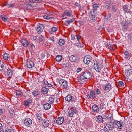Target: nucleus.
<instances>
[{
  "label": "nucleus",
  "instance_id": "58",
  "mask_svg": "<svg viewBox=\"0 0 132 132\" xmlns=\"http://www.w3.org/2000/svg\"><path fill=\"white\" fill-rule=\"evenodd\" d=\"M38 37L37 36H33L32 37V38L34 40H37Z\"/></svg>",
  "mask_w": 132,
  "mask_h": 132
},
{
  "label": "nucleus",
  "instance_id": "29",
  "mask_svg": "<svg viewBox=\"0 0 132 132\" xmlns=\"http://www.w3.org/2000/svg\"><path fill=\"white\" fill-rule=\"evenodd\" d=\"M116 122L117 123L116 124V125L118 126V128L119 129H121L123 127L122 123L118 121H117Z\"/></svg>",
  "mask_w": 132,
  "mask_h": 132
},
{
  "label": "nucleus",
  "instance_id": "9",
  "mask_svg": "<svg viewBox=\"0 0 132 132\" xmlns=\"http://www.w3.org/2000/svg\"><path fill=\"white\" fill-rule=\"evenodd\" d=\"M91 58V57L89 55L85 56L83 60L84 63L86 64H88L90 61Z\"/></svg>",
  "mask_w": 132,
  "mask_h": 132
},
{
  "label": "nucleus",
  "instance_id": "30",
  "mask_svg": "<svg viewBox=\"0 0 132 132\" xmlns=\"http://www.w3.org/2000/svg\"><path fill=\"white\" fill-rule=\"evenodd\" d=\"M123 10L125 12V13L127 12V13H128L130 14L131 13V12L130 11L129 9H128V6L127 5H126L123 6Z\"/></svg>",
  "mask_w": 132,
  "mask_h": 132
},
{
  "label": "nucleus",
  "instance_id": "41",
  "mask_svg": "<svg viewBox=\"0 0 132 132\" xmlns=\"http://www.w3.org/2000/svg\"><path fill=\"white\" fill-rule=\"evenodd\" d=\"M92 5L95 9H96L99 7L97 3L94 2L92 4Z\"/></svg>",
  "mask_w": 132,
  "mask_h": 132
},
{
  "label": "nucleus",
  "instance_id": "35",
  "mask_svg": "<svg viewBox=\"0 0 132 132\" xmlns=\"http://www.w3.org/2000/svg\"><path fill=\"white\" fill-rule=\"evenodd\" d=\"M116 84L117 86H118L122 87H123L124 85V83L122 81H120L116 83Z\"/></svg>",
  "mask_w": 132,
  "mask_h": 132
},
{
  "label": "nucleus",
  "instance_id": "15",
  "mask_svg": "<svg viewBox=\"0 0 132 132\" xmlns=\"http://www.w3.org/2000/svg\"><path fill=\"white\" fill-rule=\"evenodd\" d=\"M77 112V110L75 108L73 109L71 111H69L68 112V114L70 117H72L73 116L74 113H76Z\"/></svg>",
  "mask_w": 132,
  "mask_h": 132
},
{
  "label": "nucleus",
  "instance_id": "8",
  "mask_svg": "<svg viewBox=\"0 0 132 132\" xmlns=\"http://www.w3.org/2000/svg\"><path fill=\"white\" fill-rule=\"evenodd\" d=\"M64 118L63 117H59L55 120H54V122L56 123L58 125H60L62 124L64 122Z\"/></svg>",
  "mask_w": 132,
  "mask_h": 132
},
{
  "label": "nucleus",
  "instance_id": "19",
  "mask_svg": "<svg viewBox=\"0 0 132 132\" xmlns=\"http://www.w3.org/2000/svg\"><path fill=\"white\" fill-rule=\"evenodd\" d=\"M27 66L29 68H32L34 66V62L31 60L28 61L27 62Z\"/></svg>",
  "mask_w": 132,
  "mask_h": 132
},
{
  "label": "nucleus",
  "instance_id": "57",
  "mask_svg": "<svg viewBox=\"0 0 132 132\" xmlns=\"http://www.w3.org/2000/svg\"><path fill=\"white\" fill-rule=\"evenodd\" d=\"M82 69L81 68H78L77 69V70H76L77 72V73L80 72L81 71Z\"/></svg>",
  "mask_w": 132,
  "mask_h": 132
},
{
  "label": "nucleus",
  "instance_id": "50",
  "mask_svg": "<svg viewBox=\"0 0 132 132\" xmlns=\"http://www.w3.org/2000/svg\"><path fill=\"white\" fill-rule=\"evenodd\" d=\"M108 48L111 51H113L114 49L113 47L112 46L110 45H109L108 46Z\"/></svg>",
  "mask_w": 132,
  "mask_h": 132
},
{
  "label": "nucleus",
  "instance_id": "53",
  "mask_svg": "<svg viewBox=\"0 0 132 132\" xmlns=\"http://www.w3.org/2000/svg\"><path fill=\"white\" fill-rule=\"evenodd\" d=\"M31 2H32L34 3L35 2V1H36L37 2H40L42 1V0H29Z\"/></svg>",
  "mask_w": 132,
  "mask_h": 132
},
{
  "label": "nucleus",
  "instance_id": "10",
  "mask_svg": "<svg viewBox=\"0 0 132 132\" xmlns=\"http://www.w3.org/2000/svg\"><path fill=\"white\" fill-rule=\"evenodd\" d=\"M44 28L43 25L42 24H39L37 28V31L38 34L41 33L43 31Z\"/></svg>",
  "mask_w": 132,
  "mask_h": 132
},
{
  "label": "nucleus",
  "instance_id": "34",
  "mask_svg": "<svg viewBox=\"0 0 132 132\" xmlns=\"http://www.w3.org/2000/svg\"><path fill=\"white\" fill-rule=\"evenodd\" d=\"M32 102V100L30 98H29L26 101L24 102V105L26 106H28L29 104L31 103Z\"/></svg>",
  "mask_w": 132,
  "mask_h": 132
},
{
  "label": "nucleus",
  "instance_id": "12",
  "mask_svg": "<svg viewBox=\"0 0 132 132\" xmlns=\"http://www.w3.org/2000/svg\"><path fill=\"white\" fill-rule=\"evenodd\" d=\"M124 53L125 55V57L126 59L129 60L132 56V55L131 53H129L127 51H125Z\"/></svg>",
  "mask_w": 132,
  "mask_h": 132
},
{
  "label": "nucleus",
  "instance_id": "48",
  "mask_svg": "<svg viewBox=\"0 0 132 132\" xmlns=\"http://www.w3.org/2000/svg\"><path fill=\"white\" fill-rule=\"evenodd\" d=\"M16 95L18 96H20L22 94V92L20 91L16 90Z\"/></svg>",
  "mask_w": 132,
  "mask_h": 132
},
{
  "label": "nucleus",
  "instance_id": "1",
  "mask_svg": "<svg viewBox=\"0 0 132 132\" xmlns=\"http://www.w3.org/2000/svg\"><path fill=\"white\" fill-rule=\"evenodd\" d=\"M94 67L97 72L101 74L106 73L107 70V68H106L103 65L98 64L96 61H94Z\"/></svg>",
  "mask_w": 132,
  "mask_h": 132
},
{
  "label": "nucleus",
  "instance_id": "23",
  "mask_svg": "<svg viewBox=\"0 0 132 132\" xmlns=\"http://www.w3.org/2000/svg\"><path fill=\"white\" fill-rule=\"evenodd\" d=\"M21 42L23 46L25 47H27L28 45L29 44V42L25 39H23L22 40Z\"/></svg>",
  "mask_w": 132,
  "mask_h": 132
},
{
  "label": "nucleus",
  "instance_id": "52",
  "mask_svg": "<svg viewBox=\"0 0 132 132\" xmlns=\"http://www.w3.org/2000/svg\"><path fill=\"white\" fill-rule=\"evenodd\" d=\"M43 18L44 19H49L51 18H52L50 17L49 16L45 15L43 16Z\"/></svg>",
  "mask_w": 132,
  "mask_h": 132
},
{
  "label": "nucleus",
  "instance_id": "43",
  "mask_svg": "<svg viewBox=\"0 0 132 132\" xmlns=\"http://www.w3.org/2000/svg\"><path fill=\"white\" fill-rule=\"evenodd\" d=\"M5 65L4 63L1 61H0V70L2 71L3 70Z\"/></svg>",
  "mask_w": 132,
  "mask_h": 132
},
{
  "label": "nucleus",
  "instance_id": "54",
  "mask_svg": "<svg viewBox=\"0 0 132 132\" xmlns=\"http://www.w3.org/2000/svg\"><path fill=\"white\" fill-rule=\"evenodd\" d=\"M45 86H46V87L49 88H50L52 87V85L49 83L46 85H45Z\"/></svg>",
  "mask_w": 132,
  "mask_h": 132
},
{
  "label": "nucleus",
  "instance_id": "21",
  "mask_svg": "<svg viewBox=\"0 0 132 132\" xmlns=\"http://www.w3.org/2000/svg\"><path fill=\"white\" fill-rule=\"evenodd\" d=\"M113 3V2L111 1L110 0L106 1L105 2V4L106 5V7L108 9L112 5Z\"/></svg>",
  "mask_w": 132,
  "mask_h": 132
},
{
  "label": "nucleus",
  "instance_id": "37",
  "mask_svg": "<svg viewBox=\"0 0 132 132\" xmlns=\"http://www.w3.org/2000/svg\"><path fill=\"white\" fill-rule=\"evenodd\" d=\"M65 41L64 39H60L58 42L60 46L63 45L65 43Z\"/></svg>",
  "mask_w": 132,
  "mask_h": 132
},
{
  "label": "nucleus",
  "instance_id": "28",
  "mask_svg": "<svg viewBox=\"0 0 132 132\" xmlns=\"http://www.w3.org/2000/svg\"><path fill=\"white\" fill-rule=\"evenodd\" d=\"M92 110L94 111V112L96 113L99 111V108L97 105H94L92 107Z\"/></svg>",
  "mask_w": 132,
  "mask_h": 132
},
{
  "label": "nucleus",
  "instance_id": "44",
  "mask_svg": "<svg viewBox=\"0 0 132 132\" xmlns=\"http://www.w3.org/2000/svg\"><path fill=\"white\" fill-rule=\"evenodd\" d=\"M57 30V28L56 27H52L51 29V33H53V32H55Z\"/></svg>",
  "mask_w": 132,
  "mask_h": 132
},
{
  "label": "nucleus",
  "instance_id": "47",
  "mask_svg": "<svg viewBox=\"0 0 132 132\" xmlns=\"http://www.w3.org/2000/svg\"><path fill=\"white\" fill-rule=\"evenodd\" d=\"M49 101L51 104H52L54 101V98L53 97H50L49 99Z\"/></svg>",
  "mask_w": 132,
  "mask_h": 132
},
{
  "label": "nucleus",
  "instance_id": "17",
  "mask_svg": "<svg viewBox=\"0 0 132 132\" xmlns=\"http://www.w3.org/2000/svg\"><path fill=\"white\" fill-rule=\"evenodd\" d=\"M42 124L44 127H47L50 125V122L47 119H44L43 121Z\"/></svg>",
  "mask_w": 132,
  "mask_h": 132
},
{
  "label": "nucleus",
  "instance_id": "24",
  "mask_svg": "<svg viewBox=\"0 0 132 132\" xmlns=\"http://www.w3.org/2000/svg\"><path fill=\"white\" fill-rule=\"evenodd\" d=\"M78 80L79 82L81 83H84L86 80V79L85 78H84L83 76L79 77L78 78Z\"/></svg>",
  "mask_w": 132,
  "mask_h": 132
},
{
  "label": "nucleus",
  "instance_id": "7",
  "mask_svg": "<svg viewBox=\"0 0 132 132\" xmlns=\"http://www.w3.org/2000/svg\"><path fill=\"white\" fill-rule=\"evenodd\" d=\"M71 11H69L68 10L65 11L64 12V14L62 15V16L63 18V19H64L67 18L65 17V16H71L72 18H73V15L71 14Z\"/></svg>",
  "mask_w": 132,
  "mask_h": 132
},
{
  "label": "nucleus",
  "instance_id": "63",
  "mask_svg": "<svg viewBox=\"0 0 132 132\" xmlns=\"http://www.w3.org/2000/svg\"><path fill=\"white\" fill-rule=\"evenodd\" d=\"M87 97L88 99H90L91 98V96H90V94H88L87 95Z\"/></svg>",
  "mask_w": 132,
  "mask_h": 132
},
{
  "label": "nucleus",
  "instance_id": "38",
  "mask_svg": "<svg viewBox=\"0 0 132 132\" xmlns=\"http://www.w3.org/2000/svg\"><path fill=\"white\" fill-rule=\"evenodd\" d=\"M3 57L4 59L7 60L8 59V58H10V56L8 54L5 53L3 54Z\"/></svg>",
  "mask_w": 132,
  "mask_h": 132
},
{
  "label": "nucleus",
  "instance_id": "25",
  "mask_svg": "<svg viewBox=\"0 0 132 132\" xmlns=\"http://www.w3.org/2000/svg\"><path fill=\"white\" fill-rule=\"evenodd\" d=\"M36 116L37 119L38 120H42L43 117H44V115L43 113H38L37 114Z\"/></svg>",
  "mask_w": 132,
  "mask_h": 132
},
{
  "label": "nucleus",
  "instance_id": "55",
  "mask_svg": "<svg viewBox=\"0 0 132 132\" xmlns=\"http://www.w3.org/2000/svg\"><path fill=\"white\" fill-rule=\"evenodd\" d=\"M117 121H115L113 119L111 121H110V122L111 123L114 125V124H116V123H117Z\"/></svg>",
  "mask_w": 132,
  "mask_h": 132
},
{
  "label": "nucleus",
  "instance_id": "40",
  "mask_svg": "<svg viewBox=\"0 0 132 132\" xmlns=\"http://www.w3.org/2000/svg\"><path fill=\"white\" fill-rule=\"evenodd\" d=\"M94 91L95 93H96V95H97H97H100L101 94V92L100 90L98 89H94Z\"/></svg>",
  "mask_w": 132,
  "mask_h": 132
},
{
  "label": "nucleus",
  "instance_id": "14",
  "mask_svg": "<svg viewBox=\"0 0 132 132\" xmlns=\"http://www.w3.org/2000/svg\"><path fill=\"white\" fill-rule=\"evenodd\" d=\"M50 88L46 87L45 86L44 87H43L41 89L42 93L44 94H45L47 93L49 89Z\"/></svg>",
  "mask_w": 132,
  "mask_h": 132
},
{
  "label": "nucleus",
  "instance_id": "11",
  "mask_svg": "<svg viewBox=\"0 0 132 132\" xmlns=\"http://www.w3.org/2000/svg\"><path fill=\"white\" fill-rule=\"evenodd\" d=\"M130 69H129L125 70V75L128 77L131 76L132 74V69L130 67Z\"/></svg>",
  "mask_w": 132,
  "mask_h": 132
},
{
  "label": "nucleus",
  "instance_id": "51",
  "mask_svg": "<svg viewBox=\"0 0 132 132\" xmlns=\"http://www.w3.org/2000/svg\"><path fill=\"white\" fill-rule=\"evenodd\" d=\"M103 117L106 118L107 119H109V115L107 113H105L103 114Z\"/></svg>",
  "mask_w": 132,
  "mask_h": 132
},
{
  "label": "nucleus",
  "instance_id": "16",
  "mask_svg": "<svg viewBox=\"0 0 132 132\" xmlns=\"http://www.w3.org/2000/svg\"><path fill=\"white\" fill-rule=\"evenodd\" d=\"M6 132H13L12 130L13 129L7 123L5 125Z\"/></svg>",
  "mask_w": 132,
  "mask_h": 132
},
{
  "label": "nucleus",
  "instance_id": "6",
  "mask_svg": "<svg viewBox=\"0 0 132 132\" xmlns=\"http://www.w3.org/2000/svg\"><path fill=\"white\" fill-rule=\"evenodd\" d=\"M32 123V120L30 118H26L24 121L25 125L27 127H30Z\"/></svg>",
  "mask_w": 132,
  "mask_h": 132
},
{
  "label": "nucleus",
  "instance_id": "33",
  "mask_svg": "<svg viewBox=\"0 0 132 132\" xmlns=\"http://www.w3.org/2000/svg\"><path fill=\"white\" fill-rule=\"evenodd\" d=\"M32 93L35 97H37L39 95L40 92L37 89L32 92Z\"/></svg>",
  "mask_w": 132,
  "mask_h": 132
},
{
  "label": "nucleus",
  "instance_id": "13",
  "mask_svg": "<svg viewBox=\"0 0 132 132\" xmlns=\"http://www.w3.org/2000/svg\"><path fill=\"white\" fill-rule=\"evenodd\" d=\"M106 129H109V130H113L114 129V125L110 122L108 124H107L105 127Z\"/></svg>",
  "mask_w": 132,
  "mask_h": 132
},
{
  "label": "nucleus",
  "instance_id": "3",
  "mask_svg": "<svg viewBox=\"0 0 132 132\" xmlns=\"http://www.w3.org/2000/svg\"><path fill=\"white\" fill-rule=\"evenodd\" d=\"M96 11L95 10H93L90 12L89 14L90 17V20L91 21H94L96 19L97 17L96 16Z\"/></svg>",
  "mask_w": 132,
  "mask_h": 132
},
{
  "label": "nucleus",
  "instance_id": "26",
  "mask_svg": "<svg viewBox=\"0 0 132 132\" xmlns=\"http://www.w3.org/2000/svg\"><path fill=\"white\" fill-rule=\"evenodd\" d=\"M90 96H91V98L92 97L93 99H95L97 97V96L96 95V93L94 90L91 91L89 93Z\"/></svg>",
  "mask_w": 132,
  "mask_h": 132
},
{
  "label": "nucleus",
  "instance_id": "39",
  "mask_svg": "<svg viewBox=\"0 0 132 132\" xmlns=\"http://www.w3.org/2000/svg\"><path fill=\"white\" fill-rule=\"evenodd\" d=\"M70 61L71 62H74L76 59V57L73 55H71L69 57Z\"/></svg>",
  "mask_w": 132,
  "mask_h": 132
},
{
  "label": "nucleus",
  "instance_id": "27",
  "mask_svg": "<svg viewBox=\"0 0 132 132\" xmlns=\"http://www.w3.org/2000/svg\"><path fill=\"white\" fill-rule=\"evenodd\" d=\"M7 73L9 77L10 78H11L13 73L12 70L9 68H8L7 70Z\"/></svg>",
  "mask_w": 132,
  "mask_h": 132
},
{
  "label": "nucleus",
  "instance_id": "2",
  "mask_svg": "<svg viewBox=\"0 0 132 132\" xmlns=\"http://www.w3.org/2000/svg\"><path fill=\"white\" fill-rule=\"evenodd\" d=\"M65 100L68 102H71L73 103L77 102V100L75 97H74L70 94H68L65 97Z\"/></svg>",
  "mask_w": 132,
  "mask_h": 132
},
{
  "label": "nucleus",
  "instance_id": "62",
  "mask_svg": "<svg viewBox=\"0 0 132 132\" xmlns=\"http://www.w3.org/2000/svg\"><path fill=\"white\" fill-rule=\"evenodd\" d=\"M121 24L123 26H126V23L125 21H122L121 23Z\"/></svg>",
  "mask_w": 132,
  "mask_h": 132
},
{
  "label": "nucleus",
  "instance_id": "31",
  "mask_svg": "<svg viewBox=\"0 0 132 132\" xmlns=\"http://www.w3.org/2000/svg\"><path fill=\"white\" fill-rule=\"evenodd\" d=\"M51 105L48 103H47L43 104V107L45 110H48L51 108Z\"/></svg>",
  "mask_w": 132,
  "mask_h": 132
},
{
  "label": "nucleus",
  "instance_id": "60",
  "mask_svg": "<svg viewBox=\"0 0 132 132\" xmlns=\"http://www.w3.org/2000/svg\"><path fill=\"white\" fill-rule=\"evenodd\" d=\"M15 5V4H10V7L13 8L14 7Z\"/></svg>",
  "mask_w": 132,
  "mask_h": 132
},
{
  "label": "nucleus",
  "instance_id": "61",
  "mask_svg": "<svg viewBox=\"0 0 132 132\" xmlns=\"http://www.w3.org/2000/svg\"><path fill=\"white\" fill-rule=\"evenodd\" d=\"M109 119H110V121L113 120V116H110L109 117Z\"/></svg>",
  "mask_w": 132,
  "mask_h": 132
},
{
  "label": "nucleus",
  "instance_id": "5",
  "mask_svg": "<svg viewBox=\"0 0 132 132\" xmlns=\"http://www.w3.org/2000/svg\"><path fill=\"white\" fill-rule=\"evenodd\" d=\"M59 83L61 86L63 88H66L68 86L67 81L63 79H61L59 81Z\"/></svg>",
  "mask_w": 132,
  "mask_h": 132
},
{
  "label": "nucleus",
  "instance_id": "32",
  "mask_svg": "<svg viewBox=\"0 0 132 132\" xmlns=\"http://www.w3.org/2000/svg\"><path fill=\"white\" fill-rule=\"evenodd\" d=\"M80 37L79 36V35H77L76 36V38L77 39V41L76 43H75L74 44V45H75L77 46H78L80 44L79 40L80 39Z\"/></svg>",
  "mask_w": 132,
  "mask_h": 132
},
{
  "label": "nucleus",
  "instance_id": "46",
  "mask_svg": "<svg viewBox=\"0 0 132 132\" xmlns=\"http://www.w3.org/2000/svg\"><path fill=\"white\" fill-rule=\"evenodd\" d=\"M1 18L2 20L4 22H6L7 21L8 18L6 17L5 16L2 15Z\"/></svg>",
  "mask_w": 132,
  "mask_h": 132
},
{
  "label": "nucleus",
  "instance_id": "56",
  "mask_svg": "<svg viewBox=\"0 0 132 132\" xmlns=\"http://www.w3.org/2000/svg\"><path fill=\"white\" fill-rule=\"evenodd\" d=\"M71 39L73 40H76L75 36L74 35H71Z\"/></svg>",
  "mask_w": 132,
  "mask_h": 132
},
{
  "label": "nucleus",
  "instance_id": "64",
  "mask_svg": "<svg viewBox=\"0 0 132 132\" xmlns=\"http://www.w3.org/2000/svg\"><path fill=\"white\" fill-rule=\"evenodd\" d=\"M48 83V82L46 80L44 82V83L45 85H46Z\"/></svg>",
  "mask_w": 132,
  "mask_h": 132
},
{
  "label": "nucleus",
  "instance_id": "49",
  "mask_svg": "<svg viewBox=\"0 0 132 132\" xmlns=\"http://www.w3.org/2000/svg\"><path fill=\"white\" fill-rule=\"evenodd\" d=\"M65 65L66 67H67L68 68H70L71 67V65H70V63L69 62L67 63H65Z\"/></svg>",
  "mask_w": 132,
  "mask_h": 132
},
{
  "label": "nucleus",
  "instance_id": "59",
  "mask_svg": "<svg viewBox=\"0 0 132 132\" xmlns=\"http://www.w3.org/2000/svg\"><path fill=\"white\" fill-rule=\"evenodd\" d=\"M50 40L53 42H54V37L53 36H52L50 37Z\"/></svg>",
  "mask_w": 132,
  "mask_h": 132
},
{
  "label": "nucleus",
  "instance_id": "42",
  "mask_svg": "<svg viewBox=\"0 0 132 132\" xmlns=\"http://www.w3.org/2000/svg\"><path fill=\"white\" fill-rule=\"evenodd\" d=\"M62 57L60 55H57L56 57V60L57 61H60L62 59Z\"/></svg>",
  "mask_w": 132,
  "mask_h": 132
},
{
  "label": "nucleus",
  "instance_id": "18",
  "mask_svg": "<svg viewBox=\"0 0 132 132\" xmlns=\"http://www.w3.org/2000/svg\"><path fill=\"white\" fill-rule=\"evenodd\" d=\"M96 121L99 123H102L103 122V117L100 115L96 116Z\"/></svg>",
  "mask_w": 132,
  "mask_h": 132
},
{
  "label": "nucleus",
  "instance_id": "45",
  "mask_svg": "<svg viewBox=\"0 0 132 132\" xmlns=\"http://www.w3.org/2000/svg\"><path fill=\"white\" fill-rule=\"evenodd\" d=\"M9 112L11 115H10L12 117H14L15 115V112L13 109H12L11 110H10L9 111Z\"/></svg>",
  "mask_w": 132,
  "mask_h": 132
},
{
  "label": "nucleus",
  "instance_id": "20",
  "mask_svg": "<svg viewBox=\"0 0 132 132\" xmlns=\"http://www.w3.org/2000/svg\"><path fill=\"white\" fill-rule=\"evenodd\" d=\"M75 20L74 18H73L72 19L68 20L65 21V24L67 26H68L70 23H72Z\"/></svg>",
  "mask_w": 132,
  "mask_h": 132
},
{
  "label": "nucleus",
  "instance_id": "22",
  "mask_svg": "<svg viewBox=\"0 0 132 132\" xmlns=\"http://www.w3.org/2000/svg\"><path fill=\"white\" fill-rule=\"evenodd\" d=\"M111 86L110 83H107L105 86L103 88V89L104 90H111Z\"/></svg>",
  "mask_w": 132,
  "mask_h": 132
},
{
  "label": "nucleus",
  "instance_id": "4",
  "mask_svg": "<svg viewBox=\"0 0 132 132\" xmlns=\"http://www.w3.org/2000/svg\"><path fill=\"white\" fill-rule=\"evenodd\" d=\"M82 76L85 78L86 79H90L91 77V73L88 71L87 70L84 71L81 73Z\"/></svg>",
  "mask_w": 132,
  "mask_h": 132
},
{
  "label": "nucleus",
  "instance_id": "36",
  "mask_svg": "<svg viewBox=\"0 0 132 132\" xmlns=\"http://www.w3.org/2000/svg\"><path fill=\"white\" fill-rule=\"evenodd\" d=\"M44 39V36L42 35H40L38 37L37 41L39 42L43 41Z\"/></svg>",
  "mask_w": 132,
  "mask_h": 132
}]
</instances>
